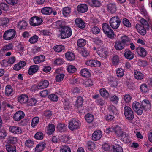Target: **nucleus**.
I'll return each mask as SVG.
<instances>
[{"label": "nucleus", "mask_w": 152, "mask_h": 152, "mask_svg": "<svg viewBox=\"0 0 152 152\" xmlns=\"http://www.w3.org/2000/svg\"><path fill=\"white\" fill-rule=\"evenodd\" d=\"M140 91L143 93H146L148 91V88L147 85L145 84H142L140 86Z\"/></svg>", "instance_id": "obj_45"}, {"label": "nucleus", "mask_w": 152, "mask_h": 152, "mask_svg": "<svg viewBox=\"0 0 152 152\" xmlns=\"http://www.w3.org/2000/svg\"><path fill=\"white\" fill-rule=\"evenodd\" d=\"M124 55L126 58L131 60L134 58V54L130 51L126 50H125Z\"/></svg>", "instance_id": "obj_27"}, {"label": "nucleus", "mask_w": 152, "mask_h": 152, "mask_svg": "<svg viewBox=\"0 0 152 152\" xmlns=\"http://www.w3.org/2000/svg\"><path fill=\"white\" fill-rule=\"evenodd\" d=\"M61 152H71L70 148L66 145H62L60 147Z\"/></svg>", "instance_id": "obj_48"}, {"label": "nucleus", "mask_w": 152, "mask_h": 152, "mask_svg": "<svg viewBox=\"0 0 152 152\" xmlns=\"http://www.w3.org/2000/svg\"><path fill=\"white\" fill-rule=\"evenodd\" d=\"M124 114L126 118L129 120H132L134 117V112L132 109L128 106L124 107Z\"/></svg>", "instance_id": "obj_4"}, {"label": "nucleus", "mask_w": 152, "mask_h": 152, "mask_svg": "<svg viewBox=\"0 0 152 152\" xmlns=\"http://www.w3.org/2000/svg\"><path fill=\"white\" fill-rule=\"evenodd\" d=\"M123 99L125 103H128L131 102L132 97L130 95L126 94L124 96Z\"/></svg>", "instance_id": "obj_52"}, {"label": "nucleus", "mask_w": 152, "mask_h": 152, "mask_svg": "<svg viewBox=\"0 0 152 152\" xmlns=\"http://www.w3.org/2000/svg\"><path fill=\"white\" fill-rule=\"evenodd\" d=\"M141 105L142 109L145 111L149 109L151 107L149 101L147 99L143 100L141 102Z\"/></svg>", "instance_id": "obj_10"}, {"label": "nucleus", "mask_w": 152, "mask_h": 152, "mask_svg": "<svg viewBox=\"0 0 152 152\" xmlns=\"http://www.w3.org/2000/svg\"><path fill=\"white\" fill-rule=\"evenodd\" d=\"M94 83L91 79H89L85 81L83 85L86 87H91L93 85Z\"/></svg>", "instance_id": "obj_51"}, {"label": "nucleus", "mask_w": 152, "mask_h": 152, "mask_svg": "<svg viewBox=\"0 0 152 152\" xmlns=\"http://www.w3.org/2000/svg\"><path fill=\"white\" fill-rule=\"evenodd\" d=\"M38 36L36 35H34L30 38L29 42L31 44H34L38 41Z\"/></svg>", "instance_id": "obj_54"}, {"label": "nucleus", "mask_w": 152, "mask_h": 152, "mask_svg": "<svg viewBox=\"0 0 152 152\" xmlns=\"http://www.w3.org/2000/svg\"><path fill=\"white\" fill-rule=\"evenodd\" d=\"M114 130V132L115 133V134L117 136H119L121 135V134L122 133L123 131L122 130L121 128L118 126H116L114 127L113 129Z\"/></svg>", "instance_id": "obj_34"}, {"label": "nucleus", "mask_w": 152, "mask_h": 152, "mask_svg": "<svg viewBox=\"0 0 152 152\" xmlns=\"http://www.w3.org/2000/svg\"><path fill=\"white\" fill-rule=\"evenodd\" d=\"M86 44V41L83 39L81 38L79 39L77 42V46L80 48L85 46Z\"/></svg>", "instance_id": "obj_42"}, {"label": "nucleus", "mask_w": 152, "mask_h": 152, "mask_svg": "<svg viewBox=\"0 0 152 152\" xmlns=\"http://www.w3.org/2000/svg\"><path fill=\"white\" fill-rule=\"evenodd\" d=\"M66 126L64 124L59 123L58 125L57 128L60 132H64L66 131L67 129Z\"/></svg>", "instance_id": "obj_35"}, {"label": "nucleus", "mask_w": 152, "mask_h": 152, "mask_svg": "<svg viewBox=\"0 0 152 152\" xmlns=\"http://www.w3.org/2000/svg\"><path fill=\"white\" fill-rule=\"evenodd\" d=\"M100 93L101 95L104 98H107L109 94L107 90L104 88H102L100 90Z\"/></svg>", "instance_id": "obj_40"}, {"label": "nucleus", "mask_w": 152, "mask_h": 152, "mask_svg": "<svg viewBox=\"0 0 152 152\" xmlns=\"http://www.w3.org/2000/svg\"><path fill=\"white\" fill-rule=\"evenodd\" d=\"M39 121V118L38 117H35L34 118L32 121L31 126L33 127H35L38 124Z\"/></svg>", "instance_id": "obj_47"}, {"label": "nucleus", "mask_w": 152, "mask_h": 152, "mask_svg": "<svg viewBox=\"0 0 152 152\" xmlns=\"http://www.w3.org/2000/svg\"><path fill=\"white\" fill-rule=\"evenodd\" d=\"M48 129H47V134L48 135H51L54 131L55 127L53 124H49L48 126Z\"/></svg>", "instance_id": "obj_37"}, {"label": "nucleus", "mask_w": 152, "mask_h": 152, "mask_svg": "<svg viewBox=\"0 0 152 152\" xmlns=\"http://www.w3.org/2000/svg\"><path fill=\"white\" fill-rule=\"evenodd\" d=\"M10 132L15 134H19L22 133V130L20 127L15 126H11L9 127Z\"/></svg>", "instance_id": "obj_9"}, {"label": "nucleus", "mask_w": 152, "mask_h": 152, "mask_svg": "<svg viewBox=\"0 0 152 152\" xmlns=\"http://www.w3.org/2000/svg\"><path fill=\"white\" fill-rule=\"evenodd\" d=\"M60 32V35L62 39L69 37L72 34L71 28L68 26H61Z\"/></svg>", "instance_id": "obj_1"}, {"label": "nucleus", "mask_w": 152, "mask_h": 152, "mask_svg": "<svg viewBox=\"0 0 152 152\" xmlns=\"http://www.w3.org/2000/svg\"><path fill=\"white\" fill-rule=\"evenodd\" d=\"M45 57L43 55L36 56L34 58V61L35 64H38L44 62L45 60Z\"/></svg>", "instance_id": "obj_20"}, {"label": "nucleus", "mask_w": 152, "mask_h": 152, "mask_svg": "<svg viewBox=\"0 0 152 152\" xmlns=\"http://www.w3.org/2000/svg\"><path fill=\"white\" fill-rule=\"evenodd\" d=\"M85 118L87 122L88 123H91L93 121L94 116L88 113L85 115Z\"/></svg>", "instance_id": "obj_43"}, {"label": "nucleus", "mask_w": 152, "mask_h": 152, "mask_svg": "<svg viewBox=\"0 0 152 152\" xmlns=\"http://www.w3.org/2000/svg\"><path fill=\"white\" fill-rule=\"evenodd\" d=\"M107 9L110 13H114L117 10V7L114 3H109L107 5Z\"/></svg>", "instance_id": "obj_18"}, {"label": "nucleus", "mask_w": 152, "mask_h": 152, "mask_svg": "<svg viewBox=\"0 0 152 152\" xmlns=\"http://www.w3.org/2000/svg\"><path fill=\"white\" fill-rule=\"evenodd\" d=\"M48 98L51 101L55 102H57L58 100V96L55 94H51L49 95Z\"/></svg>", "instance_id": "obj_61"}, {"label": "nucleus", "mask_w": 152, "mask_h": 152, "mask_svg": "<svg viewBox=\"0 0 152 152\" xmlns=\"http://www.w3.org/2000/svg\"><path fill=\"white\" fill-rule=\"evenodd\" d=\"M102 136V133L100 130H97L94 131L92 134V140L96 141L99 140Z\"/></svg>", "instance_id": "obj_13"}, {"label": "nucleus", "mask_w": 152, "mask_h": 152, "mask_svg": "<svg viewBox=\"0 0 152 152\" xmlns=\"http://www.w3.org/2000/svg\"><path fill=\"white\" fill-rule=\"evenodd\" d=\"M75 24L77 26L81 28H84L86 26L85 23L80 18H77L76 19Z\"/></svg>", "instance_id": "obj_19"}, {"label": "nucleus", "mask_w": 152, "mask_h": 152, "mask_svg": "<svg viewBox=\"0 0 152 152\" xmlns=\"http://www.w3.org/2000/svg\"><path fill=\"white\" fill-rule=\"evenodd\" d=\"M137 54L141 57H144L147 54V51L145 49L142 47H139L136 49Z\"/></svg>", "instance_id": "obj_17"}, {"label": "nucleus", "mask_w": 152, "mask_h": 152, "mask_svg": "<svg viewBox=\"0 0 152 152\" xmlns=\"http://www.w3.org/2000/svg\"><path fill=\"white\" fill-rule=\"evenodd\" d=\"M108 110L109 112L113 115H116L118 114L117 110L113 105L109 106L108 108Z\"/></svg>", "instance_id": "obj_29"}, {"label": "nucleus", "mask_w": 152, "mask_h": 152, "mask_svg": "<svg viewBox=\"0 0 152 152\" xmlns=\"http://www.w3.org/2000/svg\"><path fill=\"white\" fill-rule=\"evenodd\" d=\"M9 20L7 18H4L1 19L0 25L3 26H6L9 23Z\"/></svg>", "instance_id": "obj_38"}, {"label": "nucleus", "mask_w": 152, "mask_h": 152, "mask_svg": "<svg viewBox=\"0 0 152 152\" xmlns=\"http://www.w3.org/2000/svg\"><path fill=\"white\" fill-rule=\"evenodd\" d=\"M54 49L55 52L59 53L64 50L65 47L63 45H58L54 46Z\"/></svg>", "instance_id": "obj_41"}, {"label": "nucleus", "mask_w": 152, "mask_h": 152, "mask_svg": "<svg viewBox=\"0 0 152 152\" xmlns=\"http://www.w3.org/2000/svg\"><path fill=\"white\" fill-rule=\"evenodd\" d=\"M80 123L78 120L73 119L69 122V129L72 131H73L79 129Z\"/></svg>", "instance_id": "obj_5"}, {"label": "nucleus", "mask_w": 152, "mask_h": 152, "mask_svg": "<svg viewBox=\"0 0 152 152\" xmlns=\"http://www.w3.org/2000/svg\"><path fill=\"white\" fill-rule=\"evenodd\" d=\"M42 21L43 20L41 18L37 16L33 17L29 20L30 24L34 26L40 25Z\"/></svg>", "instance_id": "obj_8"}, {"label": "nucleus", "mask_w": 152, "mask_h": 152, "mask_svg": "<svg viewBox=\"0 0 152 152\" xmlns=\"http://www.w3.org/2000/svg\"><path fill=\"white\" fill-rule=\"evenodd\" d=\"M120 23L121 19L118 16L113 17L110 20V24L113 29L118 28Z\"/></svg>", "instance_id": "obj_3"}, {"label": "nucleus", "mask_w": 152, "mask_h": 152, "mask_svg": "<svg viewBox=\"0 0 152 152\" xmlns=\"http://www.w3.org/2000/svg\"><path fill=\"white\" fill-rule=\"evenodd\" d=\"M25 116L24 112L21 111L16 112L13 116V118L16 121H19L23 118Z\"/></svg>", "instance_id": "obj_12"}, {"label": "nucleus", "mask_w": 152, "mask_h": 152, "mask_svg": "<svg viewBox=\"0 0 152 152\" xmlns=\"http://www.w3.org/2000/svg\"><path fill=\"white\" fill-rule=\"evenodd\" d=\"M81 53L83 57H86L89 55V52L85 48L81 49Z\"/></svg>", "instance_id": "obj_56"}, {"label": "nucleus", "mask_w": 152, "mask_h": 152, "mask_svg": "<svg viewBox=\"0 0 152 152\" xmlns=\"http://www.w3.org/2000/svg\"><path fill=\"white\" fill-rule=\"evenodd\" d=\"M110 101L115 104H117L119 101V98L118 96L113 95L110 96Z\"/></svg>", "instance_id": "obj_49"}, {"label": "nucleus", "mask_w": 152, "mask_h": 152, "mask_svg": "<svg viewBox=\"0 0 152 152\" xmlns=\"http://www.w3.org/2000/svg\"><path fill=\"white\" fill-rule=\"evenodd\" d=\"M6 149L8 152H16L15 147L10 145H6Z\"/></svg>", "instance_id": "obj_50"}, {"label": "nucleus", "mask_w": 152, "mask_h": 152, "mask_svg": "<svg viewBox=\"0 0 152 152\" xmlns=\"http://www.w3.org/2000/svg\"><path fill=\"white\" fill-rule=\"evenodd\" d=\"M80 73L81 75L83 77H88L91 75V73L89 70L86 68L82 69L80 71Z\"/></svg>", "instance_id": "obj_22"}, {"label": "nucleus", "mask_w": 152, "mask_h": 152, "mask_svg": "<svg viewBox=\"0 0 152 152\" xmlns=\"http://www.w3.org/2000/svg\"><path fill=\"white\" fill-rule=\"evenodd\" d=\"M134 75L135 78L137 80H141L144 77V75L142 73L136 70H134Z\"/></svg>", "instance_id": "obj_23"}, {"label": "nucleus", "mask_w": 152, "mask_h": 152, "mask_svg": "<svg viewBox=\"0 0 152 152\" xmlns=\"http://www.w3.org/2000/svg\"><path fill=\"white\" fill-rule=\"evenodd\" d=\"M92 33L95 34H99L100 31V30L99 28L97 26H94L91 28Z\"/></svg>", "instance_id": "obj_63"}, {"label": "nucleus", "mask_w": 152, "mask_h": 152, "mask_svg": "<svg viewBox=\"0 0 152 152\" xmlns=\"http://www.w3.org/2000/svg\"><path fill=\"white\" fill-rule=\"evenodd\" d=\"M37 100L33 98H31L27 102V104L29 106H33L35 105L37 102Z\"/></svg>", "instance_id": "obj_55"}, {"label": "nucleus", "mask_w": 152, "mask_h": 152, "mask_svg": "<svg viewBox=\"0 0 152 152\" xmlns=\"http://www.w3.org/2000/svg\"><path fill=\"white\" fill-rule=\"evenodd\" d=\"M46 144L44 142L39 143L37 145L35 148L36 152H40L45 148Z\"/></svg>", "instance_id": "obj_25"}, {"label": "nucleus", "mask_w": 152, "mask_h": 152, "mask_svg": "<svg viewBox=\"0 0 152 152\" xmlns=\"http://www.w3.org/2000/svg\"><path fill=\"white\" fill-rule=\"evenodd\" d=\"M87 144L88 148L91 151L94 148L95 144L93 142L88 141L87 142Z\"/></svg>", "instance_id": "obj_60"}, {"label": "nucleus", "mask_w": 152, "mask_h": 152, "mask_svg": "<svg viewBox=\"0 0 152 152\" xmlns=\"http://www.w3.org/2000/svg\"><path fill=\"white\" fill-rule=\"evenodd\" d=\"M140 22L142 25L143 26H145L146 28H149V25L148 24V23L146 20L145 19L142 18L140 20Z\"/></svg>", "instance_id": "obj_64"}, {"label": "nucleus", "mask_w": 152, "mask_h": 152, "mask_svg": "<svg viewBox=\"0 0 152 152\" xmlns=\"http://www.w3.org/2000/svg\"><path fill=\"white\" fill-rule=\"evenodd\" d=\"M18 100L19 102L21 104L26 103L28 101V97L26 94H22L18 96Z\"/></svg>", "instance_id": "obj_15"}, {"label": "nucleus", "mask_w": 152, "mask_h": 152, "mask_svg": "<svg viewBox=\"0 0 152 152\" xmlns=\"http://www.w3.org/2000/svg\"><path fill=\"white\" fill-rule=\"evenodd\" d=\"M67 71L70 73H73L77 70L75 67L73 65L69 66L67 69Z\"/></svg>", "instance_id": "obj_59"}, {"label": "nucleus", "mask_w": 152, "mask_h": 152, "mask_svg": "<svg viewBox=\"0 0 152 152\" xmlns=\"http://www.w3.org/2000/svg\"><path fill=\"white\" fill-rule=\"evenodd\" d=\"M16 34V31L13 29L6 31L3 35V38L6 40H10L13 39Z\"/></svg>", "instance_id": "obj_6"}, {"label": "nucleus", "mask_w": 152, "mask_h": 152, "mask_svg": "<svg viewBox=\"0 0 152 152\" xmlns=\"http://www.w3.org/2000/svg\"><path fill=\"white\" fill-rule=\"evenodd\" d=\"M138 32L141 35L144 36L146 33V31L144 26H142L140 24H137L135 26Z\"/></svg>", "instance_id": "obj_11"}, {"label": "nucleus", "mask_w": 152, "mask_h": 152, "mask_svg": "<svg viewBox=\"0 0 152 152\" xmlns=\"http://www.w3.org/2000/svg\"><path fill=\"white\" fill-rule=\"evenodd\" d=\"M0 8L4 11H7L9 9V7L5 3H1L0 4Z\"/></svg>", "instance_id": "obj_58"}, {"label": "nucleus", "mask_w": 152, "mask_h": 152, "mask_svg": "<svg viewBox=\"0 0 152 152\" xmlns=\"http://www.w3.org/2000/svg\"><path fill=\"white\" fill-rule=\"evenodd\" d=\"M124 73V70L122 68H118L116 71L117 76L119 77H122Z\"/></svg>", "instance_id": "obj_46"}, {"label": "nucleus", "mask_w": 152, "mask_h": 152, "mask_svg": "<svg viewBox=\"0 0 152 152\" xmlns=\"http://www.w3.org/2000/svg\"><path fill=\"white\" fill-rule=\"evenodd\" d=\"M49 83L47 80H42L41 81L37 86V88L38 89H41L47 88Z\"/></svg>", "instance_id": "obj_14"}, {"label": "nucleus", "mask_w": 152, "mask_h": 152, "mask_svg": "<svg viewBox=\"0 0 152 152\" xmlns=\"http://www.w3.org/2000/svg\"><path fill=\"white\" fill-rule=\"evenodd\" d=\"M114 47L116 50H121L124 49V45L121 41H118L115 42Z\"/></svg>", "instance_id": "obj_33"}, {"label": "nucleus", "mask_w": 152, "mask_h": 152, "mask_svg": "<svg viewBox=\"0 0 152 152\" xmlns=\"http://www.w3.org/2000/svg\"><path fill=\"white\" fill-rule=\"evenodd\" d=\"M132 108L138 115H140L142 113L143 110L142 109L141 104L139 102L135 101L132 104Z\"/></svg>", "instance_id": "obj_7"}, {"label": "nucleus", "mask_w": 152, "mask_h": 152, "mask_svg": "<svg viewBox=\"0 0 152 152\" xmlns=\"http://www.w3.org/2000/svg\"><path fill=\"white\" fill-rule=\"evenodd\" d=\"M89 3L90 5L95 7H99L101 4V2L98 0H90Z\"/></svg>", "instance_id": "obj_31"}, {"label": "nucleus", "mask_w": 152, "mask_h": 152, "mask_svg": "<svg viewBox=\"0 0 152 152\" xmlns=\"http://www.w3.org/2000/svg\"><path fill=\"white\" fill-rule=\"evenodd\" d=\"M121 41L124 45H128L129 44L130 41V39L128 36L126 35H124L121 37Z\"/></svg>", "instance_id": "obj_26"}, {"label": "nucleus", "mask_w": 152, "mask_h": 152, "mask_svg": "<svg viewBox=\"0 0 152 152\" xmlns=\"http://www.w3.org/2000/svg\"><path fill=\"white\" fill-rule=\"evenodd\" d=\"M88 10V6L85 4H81L78 5L77 7V10L78 12L81 13L86 12Z\"/></svg>", "instance_id": "obj_16"}, {"label": "nucleus", "mask_w": 152, "mask_h": 152, "mask_svg": "<svg viewBox=\"0 0 152 152\" xmlns=\"http://www.w3.org/2000/svg\"><path fill=\"white\" fill-rule=\"evenodd\" d=\"M114 152H123L122 148L118 144H115L113 147Z\"/></svg>", "instance_id": "obj_44"}, {"label": "nucleus", "mask_w": 152, "mask_h": 152, "mask_svg": "<svg viewBox=\"0 0 152 152\" xmlns=\"http://www.w3.org/2000/svg\"><path fill=\"white\" fill-rule=\"evenodd\" d=\"M38 69V66L37 65L31 66L29 69L28 73L29 75H32L37 72Z\"/></svg>", "instance_id": "obj_24"}, {"label": "nucleus", "mask_w": 152, "mask_h": 152, "mask_svg": "<svg viewBox=\"0 0 152 152\" xmlns=\"http://www.w3.org/2000/svg\"><path fill=\"white\" fill-rule=\"evenodd\" d=\"M41 12L43 14L49 15L52 13L53 9L49 7H44L42 9Z\"/></svg>", "instance_id": "obj_21"}, {"label": "nucleus", "mask_w": 152, "mask_h": 152, "mask_svg": "<svg viewBox=\"0 0 152 152\" xmlns=\"http://www.w3.org/2000/svg\"><path fill=\"white\" fill-rule=\"evenodd\" d=\"M120 61L118 56L115 55L114 56L112 59V63L113 65H117L118 64Z\"/></svg>", "instance_id": "obj_53"}, {"label": "nucleus", "mask_w": 152, "mask_h": 152, "mask_svg": "<svg viewBox=\"0 0 152 152\" xmlns=\"http://www.w3.org/2000/svg\"><path fill=\"white\" fill-rule=\"evenodd\" d=\"M27 25V22L24 20L20 21L18 25V27L20 30L25 29Z\"/></svg>", "instance_id": "obj_32"}, {"label": "nucleus", "mask_w": 152, "mask_h": 152, "mask_svg": "<svg viewBox=\"0 0 152 152\" xmlns=\"http://www.w3.org/2000/svg\"><path fill=\"white\" fill-rule=\"evenodd\" d=\"M5 94L8 96L13 94V91L12 87L10 85H7L5 88Z\"/></svg>", "instance_id": "obj_36"}, {"label": "nucleus", "mask_w": 152, "mask_h": 152, "mask_svg": "<svg viewBox=\"0 0 152 152\" xmlns=\"http://www.w3.org/2000/svg\"><path fill=\"white\" fill-rule=\"evenodd\" d=\"M123 23L125 26L127 27H130L131 25L128 19L124 18L123 20Z\"/></svg>", "instance_id": "obj_62"}, {"label": "nucleus", "mask_w": 152, "mask_h": 152, "mask_svg": "<svg viewBox=\"0 0 152 152\" xmlns=\"http://www.w3.org/2000/svg\"><path fill=\"white\" fill-rule=\"evenodd\" d=\"M66 58L69 61H72L74 60L75 58V56L72 53L68 52L65 53Z\"/></svg>", "instance_id": "obj_28"}, {"label": "nucleus", "mask_w": 152, "mask_h": 152, "mask_svg": "<svg viewBox=\"0 0 152 152\" xmlns=\"http://www.w3.org/2000/svg\"><path fill=\"white\" fill-rule=\"evenodd\" d=\"M83 98L79 96L77 97V99L76 101L75 106L77 107L78 108L80 106H81L83 104Z\"/></svg>", "instance_id": "obj_30"}, {"label": "nucleus", "mask_w": 152, "mask_h": 152, "mask_svg": "<svg viewBox=\"0 0 152 152\" xmlns=\"http://www.w3.org/2000/svg\"><path fill=\"white\" fill-rule=\"evenodd\" d=\"M71 12V8L68 7H65L63 9V14L65 17H66L68 16Z\"/></svg>", "instance_id": "obj_39"}, {"label": "nucleus", "mask_w": 152, "mask_h": 152, "mask_svg": "<svg viewBox=\"0 0 152 152\" xmlns=\"http://www.w3.org/2000/svg\"><path fill=\"white\" fill-rule=\"evenodd\" d=\"M102 30L105 34L109 38L113 39L114 36V33L109 25L106 23L102 24Z\"/></svg>", "instance_id": "obj_2"}, {"label": "nucleus", "mask_w": 152, "mask_h": 152, "mask_svg": "<svg viewBox=\"0 0 152 152\" xmlns=\"http://www.w3.org/2000/svg\"><path fill=\"white\" fill-rule=\"evenodd\" d=\"M34 137L36 139L41 140L43 138V134L41 132H38L36 134Z\"/></svg>", "instance_id": "obj_57"}]
</instances>
